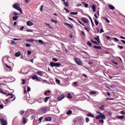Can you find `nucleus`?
Wrapping results in <instances>:
<instances>
[{
	"label": "nucleus",
	"instance_id": "nucleus-1",
	"mask_svg": "<svg viewBox=\"0 0 125 125\" xmlns=\"http://www.w3.org/2000/svg\"><path fill=\"white\" fill-rule=\"evenodd\" d=\"M74 125H83V119L81 117H77L74 121Z\"/></svg>",
	"mask_w": 125,
	"mask_h": 125
},
{
	"label": "nucleus",
	"instance_id": "nucleus-2",
	"mask_svg": "<svg viewBox=\"0 0 125 125\" xmlns=\"http://www.w3.org/2000/svg\"><path fill=\"white\" fill-rule=\"evenodd\" d=\"M13 7L15 9H16L18 11H20L21 13H22V9H21V8L20 7V4L18 3H15L13 5Z\"/></svg>",
	"mask_w": 125,
	"mask_h": 125
},
{
	"label": "nucleus",
	"instance_id": "nucleus-3",
	"mask_svg": "<svg viewBox=\"0 0 125 125\" xmlns=\"http://www.w3.org/2000/svg\"><path fill=\"white\" fill-rule=\"evenodd\" d=\"M50 109L49 108V107L48 106H46V107H43L40 110L41 112V114H44L47 112V111H49Z\"/></svg>",
	"mask_w": 125,
	"mask_h": 125
},
{
	"label": "nucleus",
	"instance_id": "nucleus-4",
	"mask_svg": "<svg viewBox=\"0 0 125 125\" xmlns=\"http://www.w3.org/2000/svg\"><path fill=\"white\" fill-rule=\"evenodd\" d=\"M50 66L51 67H59V66H61V63L59 62H51L50 63Z\"/></svg>",
	"mask_w": 125,
	"mask_h": 125
},
{
	"label": "nucleus",
	"instance_id": "nucleus-5",
	"mask_svg": "<svg viewBox=\"0 0 125 125\" xmlns=\"http://www.w3.org/2000/svg\"><path fill=\"white\" fill-rule=\"evenodd\" d=\"M74 61H75L76 63H77L78 65H79V66H83V62H82L81 59L75 58Z\"/></svg>",
	"mask_w": 125,
	"mask_h": 125
},
{
	"label": "nucleus",
	"instance_id": "nucleus-6",
	"mask_svg": "<svg viewBox=\"0 0 125 125\" xmlns=\"http://www.w3.org/2000/svg\"><path fill=\"white\" fill-rule=\"evenodd\" d=\"M0 123L1 125H7V121L0 117Z\"/></svg>",
	"mask_w": 125,
	"mask_h": 125
},
{
	"label": "nucleus",
	"instance_id": "nucleus-7",
	"mask_svg": "<svg viewBox=\"0 0 125 125\" xmlns=\"http://www.w3.org/2000/svg\"><path fill=\"white\" fill-rule=\"evenodd\" d=\"M102 119V120H105L106 119V116L104 115V114L101 113V114H99L97 117L96 119L99 120V119Z\"/></svg>",
	"mask_w": 125,
	"mask_h": 125
},
{
	"label": "nucleus",
	"instance_id": "nucleus-8",
	"mask_svg": "<svg viewBox=\"0 0 125 125\" xmlns=\"http://www.w3.org/2000/svg\"><path fill=\"white\" fill-rule=\"evenodd\" d=\"M65 98V96L64 95H60L58 96V99L59 101H61V100H62Z\"/></svg>",
	"mask_w": 125,
	"mask_h": 125
},
{
	"label": "nucleus",
	"instance_id": "nucleus-9",
	"mask_svg": "<svg viewBox=\"0 0 125 125\" xmlns=\"http://www.w3.org/2000/svg\"><path fill=\"white\" fill-rule=\"evenodd\" d=\"M5 65L6 67H7V71H8V72H11V71H12V68H11V66L7 65V64L6 63H5Z\"/></svg>",
	"mask_w": 125,
	"mask_h": 125
},
{
	"label": "nucleus",
	"instance_id": "nucleus-10",
	"mask_svg": "<svg viewBox=\"0 0 125 125\" xmlns=\"http://www.w3.org/2000/svg\"><path fill=\"white\" fill-rule=\"evenodd\" d=\"M82 20L86 24H88V19L86 18H82Z\"/></svg>",
	"mask_w": 125,
	"mask_h": 125
},
{
	"label": "nucleus",
	"instance_id": "nucleus-11",
	"mask_svg": "<svg viewBox=\"0 0 125 125\" xmlns=\"http://www.w3.org/2000/svg\"><path fill=\"white\" fill-rule=\"evenodd\" d=\"M7 97H8V99H9V100L13 98V97H14V95L13 94H12V93L8 94L7 95Z\"/></svg>",
	"mask_w": 125,
	"mask_h": 125
},
{
	"label": "nucleus",
	"instance_id": "nucleus-12",
	"mask_svg": "<svg viewBox=\"0 0 125 125\" xmlns=\"http://www.w3.org/2000/svg\"><path fill=\"white\" fill-rule=\"evenodd\" d=\"M26 25L27 26H32V25H34V23L31 21H27L26 22Z\"/></svg>",
	"mask_w": 125,
	"mask_h": 125
},
{
	"label": "nucleus",
	"instance_id": "nucleus-13",
	"mask_svg": "<svg viewBox=\"0 0 125 125\" xmlns=\"http://www.w3.org/2000/svg\"><path fill=\"white\" fill-rule=\"evenodd\" d=\"M43 101H44V100L42 97L40 98L38 100V102H39V103H42Z\"/></svg>",
	"mask_w": 125,
	"mask_h": 125
},
{
	"label": "nucleus",
	"instance_id": "nucleus-14",
	"mask_svg": "<svg viewBox=\"0 0 125 125\" xmlns=\"http://www.w3.org/2000/svg\"><path fill=\"white\" fill-rule=\"evenodd\" d=\"M50 94L51 93L50 90L46 91V92H44V95H46V96H48L50 95Z\"/></svg>",
	"mask_w": 125,
	"mask_h": 125
},
{
	"label": "nucleus",
	"instance_id": "nucleus-15",
	"mask_svg": "<svg viewBox=\"0 0 125 125\" xmlns=\"http://www.w3.org/2000/svg\"><path fill=\"white\" fill-rule=\"evenodd\" d=\"M87 117H90L91 118H94V115L92 114L91 112H89L87 114Z\"/></svg>",
	"mask_w": 125,
	"mask_h": 125
},
{
	"label": "nucleus",
	"instance_id": "nucleus-16",
	"mask_svg": "<svg viewBox=\"0 0 125 125\" xmlns=\"http://www.w3.org/2000/svg\"><path fill=\"white\" fill-rule=\"evenodd\" d=\"M51 120H52V119L51 117H46V118H45V122H51Z\"/></svg>",
	"mask_w": 125,
	"mask_h": 125
},
{
	"label": "nucleus",
	"instance_id": "nucleus-17",
	"mask_svg": "<svg viewBox=\"0 0 125 125\" xmlns=\"http://www.w3.org/2000/svg\"><path fill=\"white\" fill-rule=\"evenodd\" d=\"M92 9L93 12H95V11H96V6H95V5H93L92 6Z\"/></svg>",
	"mask_w": 125,
	"mask_h": 125
},
{
	"label": "nucleus",
	"instance_id": "nucleus-18",
	"mask_svg": "<svg viewBox=\"0 0 125 125\" xmlns=\"http://www.w3.org/2000/svg\"><path fill=\"white\" fill-rule=\"evenodd\" d=\"M20 55H21V53L20 51L17 52V53H15V56L16 57H19Z\"/></svg>",
	"mask_w": 125,
	"mask_h": 125
},
{
	"label": "nucleus",
	"instance_id": "nucleus-19",
	"mask_svg": "<svg viewBox=\"0 0 125 125\" xmlns=\"http://www.w3.org/2000/svg\"><path fill=\"white\" fill-rule=\"evenodd\" d=\"M37 75H39V76H42V71L41 70H39L38 72H37Z\"/></svg>",
	"mask_w": 125,
	"mask_h": 125
},
{
	"label": "nucleus",
	"instance_id": "nucleus-20",
	"mask_svg": "<svg viewBox=\"0 0 125 125\" xmlns=\"http://www.w3.org/2000/svg\"><path fill=\"white\" fill-rule=\"evenodd\" d=\"M49 98H50V97H45V98L44 99V102L45 103H46V102H47V101H48V100L49 99Z\"/></svg>",
	"mask_w": 125,
	"mask_h": 125
},
{
	"label": "nucleus",
	"instance_id": "nucleus-21",
	"mask_svg": "<svg viewBox=\"0 0 125 125\" xmlns=\"http://www.w3.org/2000/svg\"><path fill=\"white\" fill-rule=\"evenodd\" d=\"M108 7L110 8V9H111V10H114L115 9V7H114V6L111 5H109L108 6Z\"/></svg>",
	"mask_w": 125,
	"mask_h": 125
},
{
	"label": "nucleus",
	"instance_id": "nucleus-22",
	"mask_svg": "<svg viewBox=\"0 0 125 125\" xmlns=\"http://www.w3.org/2000/svg\"><path fill=\"white\" fill-rule=\"evenodd\" d=\"M93 48H95L96 49H101V46H98L96 45H94Z\"/></svg>",
	"mask_w": 125,
	"mask_h": 125
},
{
	"label": "nucleus",
	"instance_id": "nucleus-23",
	"mask_svg": "<svg viewBox=\"0 0 125 125\" xmlns=\"http://www.w3.org/2000/svg\"><path fill=\"white\" fill-rule=\"evenodd\" d=\"M65 25H67V26H68V27H69V28H70L71 29H73V26H72V25L71 24H69L68 23H65Z\"/></svg>",
	"mask_w": 125,
	"mask_h": 125
},
{
	"label": "nucleus",
	"instance_id": "nucleus-24",
	"mask_svg": "<svg viewBox=\"0 0 125 125\" xmlns=\"http://www.w3.org/2000/svg\"><path fill=\"white\" fill-rule=\"evenodd\" d=\"M67 98L69 99H72V98H73V97L72 96V95H71V93H68L67 94Z\"/></svg>",
	"mask_w": 125,
	"mask_h": 125
},
{
	"label": "nucleus",
	"instance_id": "nucleus-25",
	"mask_svg": "<svg viewBox=\"0 0 125 125\" xmlns=\"http://www.w3.org/2000/svg\"><path fill=\"white\" fill-rule=\"evenodd\" d=\"M72 113H73V112L72 111V110H68V111H67L66 114H67V115H71V114H72Z\"/></svg>",
	"mask_w": 125,
	"mask_h": 125
},
{
	"label": "nucleus",
	"instance_id": "nucleus-26",
	"mask_svg": "<svg viewBox=\"0 0 125 125\" xmlns=\"http://www.w3.org/2000/svg\"><path fill=\"white\" fill-rule=\"evenodd\" d=\"M19 17H18V16H13V21H16V20L17 19H18Z\"/></svg>",
	"mask_w": 125,
	"mask_h": 125
},
{
	"label": "nucleus",
	"instance_id": "nucleus-27",
	"mask_svg": "<svg viewBox=\"0 0 125 125\" xmlns=\"http://www.w3.org/2000/svg\"><path fill=\"white\" fill-rule=\"evenodd\" d=\"M95 40L97 41L99 43H100V39H99V36H98L97 37L95 38Z\"/></svg>",
	"mask_w": 125,
	"mask_h": 125
},
{
	"label": "nucleus",
	"instance_id": "nucleus-28",
	"mask_svg": "<svg viewBox=\"0 0 125 125\" xmlns=\"http://www.w3.org/2000/svg\"><path fill=\"white\" fill-rule=\"evenodd\" d=\"M26 118L25 117H24L23 119H22V123L23 124H24V125H26V123H27L26 122Z\"/></svg>",
	"mask_w": 125,
	"mask_h": 125
},
{
	"label": "nucleus",
	"instance_id": "nucleus-29",
	"mask_svg": "<svg viewBox=\"0 0 125 125\" xmlns=\"http://www.w3.org/2000/svg\"><path fill=\"white\" fill-rule=\"evenodd\" d=\"M95 24H96V26H98V24H99V22H98V21L97 20L95 19Z\"/></svg>",
	"mask_w": 125,
	"mask_h": 125
},
{
	"label": "nucleus",
	"instance_id": "nucleus-30",
	"mask_svg": "<svg viewBox=\"0 0 125 125\" xmlns=\"http://www.w3.org/2000/svg\"><path fill=\"white\" fill-rule=\"evenodd\" d=\"M26 41L27 42H35V40L34 39H27Z\"/></svg>",
	"mask_w": 125,
	"mask_h": 125
},
{
	"label": "nucleus",
	"instance_id": "nucleus-31",
	"mask_svg": "<svg viewBox=\"0 0 125 125\" xmlns=\"http://www.w3.org/2000/svg\"><path fill=\"white\" fill-rule=\"evenodd\" d=\"M90 94H91L92 95H95V94H96V92H95V91H90Z\"/></svg>",
	"mask_w": 125,
	"mask_h": 125
},
{
	"label": "nucleus",
	"instance_id": "nucleus-32",
	"mask_svg": "<svg viewBox=\"0 0 125 125\" xmlns=\"http://www.w3.org/2000/svg\"><path fill=\"white\" fill-rule=\"evenodd\" d=\"M92 42L93 43H95V44H96V45H99V43L97 42L96 41H94L92 40Z\"/></svg>",
	"mask_w": 125,
	"mask_h": 125
},
{
	"label": "nucleus",
	"instance_id": "nucleus-33",
	"mask_svg": "<svg viewBox=\"0 0 125 125\" xmlns=\"http://www.w3.org/2000/svg\"><path fill=\"white\" fill-rule=\"evenodd\" d=\"M70 14L72 15H77L78 14V12H70Z\"/></svg>",
	"mask_w": 125,
	"mask_h": 125
},
{
	"label": "nucleus",
	"instance_id": "nucleus-34",
	"mask_svg": "<svg viewBox=\"0 0 125 125\" xmlns=\"http://www.w3.org/2000/svg\"><path fill=\"white\" fill-rule=\"evenodd\" d=\"M31 112H32V109H27L26 111L27 114H31Z\"/></svg>",
	"mask_w": 125,
	"mask_h": 125
},
{
	"label": "nucleus",
	"instance_id": "nucleus-35",
	"mask_svg": "<svg viewBox=\"0 0 125 125\" xmlns=\"http://www.w3.org/2000/svg\"><path fill=\"white\" fill-rule=\"evenodd\" d=\"M52 22L55 23V24H57V23H58V21H56L53 19H52Z\"/></svg>",
	"mask_w": 125,
	"mask_h": 125
},
{
	"label": "nucleus",
	"instance_id": "nucleus-36",
	"mask_svg": "<svg viewBox=\"0 0 125 125\" xmlns=\"http://www.w3.org/2000/svg\"><path fill=\"white\" fill-rule=\"evenodd\" d=\"M45 25H47L48 27L49 28V29H53V28L51 27V26L50 25V24L45 23Z\"/></svg>",
	"mask_w": 125,
	"mask_h": 125
},
{
	"label": "nucleus",
	"instance_id": "nucleus-37",
	"mask_svg": "<svg viewBox=\"0 0 125 125\" xmlns=\"http://www.w3.org/2000/svg\"><path fill=\"white\" fill-rule=\"evenodd\" d=\"M56 83L59 84V83H60V80L59 79H56Z\"/></svg>",
	"mask_w": 125,
	"mask_h": 125
},
{
	"label": "nucleus",
	"instance_id": "nucleus-38",
	"mask_svg": "<svg viewBox=\"0 0 125 125\" xmlns=\"http://www.w3.org/2000/svg\"><path fill=\"white\" fill-rule=\"evenodd\" d=\"M104 19L105 20H106V21L107 23H110V21L107 18H104Z\"/></svg>",
	"mask_w": 125,
	"mask_h": 125
},
{
	"label": "nucleus",
	"instance_id": "nucleus-39",
	"mask_svg": "<svg viewBox=\"0 0 125 125\" xmlns=\"http://www.w3.org/2000/svg\"><path fill=\"white\" fill-rule=\"evenodd\" d=\"M87 44L88 45V46H91V42H90L89 41L87 42Z\"/></svg>",
	"mask_w": 125,
	"mask_h": 125
},
{
	"label": "nucleus",
	"instance_id": "nucleus-40",
	"mask_svg": "<svg viewBox=\"0 0 125 125\" xmlns=\"http://www.w3.org/2000/svg\"><path fill=\"white\" fill-rule=\"evenodd\" d=\"M38 76H37V75H33V76H32V79L33 80H36V78Z\"/></svg>",
	"mask_w": 125,
	"mask_h": 125
},
{
	"label": "nucleus",
	"instance_id": "nucleus-41",
	"mask_svg": "<svg viewBox=\"0 0 125 125\" xmlns=\"http://www.w3.org/2000/svg\"><path fill=\"white\" fill-rule=\"evenodd\" d=\"M99 108L101 110H104V105H102Z\"/></svg>",
	"mask_w": 125,
	"mask_h": 125
},
{
	"label": "nucleus",
	"instance_id": "nucleus-42",
	"mask_svg": "<svg viewBox=\"0 0 125 125\" xmlns=\"http://www.w3.org/2000/svg\"><path fill=\"white\" fill-rule=\"evenodd\" d=\"M24 110H21L19 112V113H20V115L21 116H22V115H23V114H24Z\"/></svg>",
	"mask_w": 125,
	"mask_h": 125
},
{
	"label": "nucleus",
	"instance_id": "nucleus-43",
	"mask_svg": "<svg viewBox=\"0 0 125 125\" xmlns=\"http://www.w3.org/2000/svg\"><path fill=\"white\" fill-rule=\"evenodd\" d=\"M22 84H25V83H26V80L25 79H22Z\"/></svg>",
	"mask_w": 125,
	"mask_h": 125
},
{
	"label": "nucleus",
	"instance_id": "nucleus-44",
	"mask_svg": "<svg viewBox=\"0 0 125 125\" xmlns=\"http://www.w3.org/2000/svg\"><path fill=\"white\" fill-rule=\"evenodd\" d=\"M84 29L88 33H89V28L88 27H84Z\"/></svg>",
	"mask_w": 125,
	"mask_h": 125
},
{
	"label": "nucleus",
	"instance_id": "nucleus-45",
	"mask_svg": "<svg viewBox=\"0 0 125 125\" xmlns=\"http://www.w3.org/2000/svg\"><path fill=\"white\" fill-rule=\"evenodd\" d=\"M62 49H63V50H64V51H65V52H66V53H68V52H69L68 50L67 49H66V48H65V47L63 48Z\"/></svg>",
	"mask_w": 125,
	"mask_h": 125
},
{
	"label": "nucleus",
	"instance_id": "nucleus-46",
	"mask_svg": "<svg viewBox=\"0 0 125 125\" xmlns=\"http://www.w3.org/2000/svg\"><path fill=\"white\" fill-rule=\"evenodd\" d=\"M43 9V5H42L41 8H40V11H41L42 12V10Z\"/></svg>",
	"mask_w": 125,
	"mask_h": 125
},
{
	"label": "nucleus",
	"instance_id": "nucleus-47",
	"mask_svg": "<svg viewBox=\"0 0 125 125\" xmlns=\"http://www.w3.org/2000/svg\"><path fill=\"white\" fill-rule=\"evenodd\" d=\"M27 54L28 55H31L32 54V52L30 50L27 51Z\"/></svg>",
	"mask_w": 125,
	"mask_h": 125
},
{
	"label": "nucleus",
	"instance_id": "nucleus-48",
	"mask_svg": "<svg viewBox=\"0 0 125 125\" xmlns=\"http://www.w3.org/2000/svg\"><path fill=\"white\" fill-rule=\"evenodd\" d=\"M85 121H86V123H88L90 121L89 118H88V117H86V119H85Z\"/></svg>",
	"mask_w": 125,
	"mask_h": 125
},
{
	"label": "nucleus",
	"instance_id": "nucleus-49",
	"mask_svg": "<svg viewBox=\"0 0 125 125\" xmlns=\"http://www.w3.org/2000/svg\"><path fill=\"white\" fill-rule=\"evenodd\" d=\"M99 123L100 124H104V120H103V119L101 120H100L99 121Z\"/></svg>",
	"mask_w": 125,
	"mask_h": 125
},
{
	"label": "nucleus",
	"instance_id": "nucleus-50",
	"mask_svg": "<svg viewBox=\"0 0 125 125\" xmlns=\"http://www.w3.org/2000/svg\"><path fill=\"white\" fill-rule=\"evenodd\" d=\"M84 7H85L86 8H88V4L87 3H84Z\"/></svg>",
	"mask_w": 125,
	"mask_h": 125
},
{
	"label": "nucleus",
	"instance_id": "nucleus-51",
	"mask_svg": "<svg viewBox=\"0 0 125 125\" xmlns=\"http://www.w3.org/2000/svg\"><path fill=\"white\" fill-rule=\"evenodd\" d=\"M38 42L39 43H42V44H43V42H42V40H40Z\"/></svg>",
	"mask_w": 125,
	"mask_h": 125
},
{
	"label": "nucleus",
	"instance_id": "nucleus-52",
	"mask_svg": "<svg viewBox=\"0 0 125 125\" xmlns=\"http://www.w3.org/2000/svg\"><path fill=\"white\" fill-rule=\"evenodd\" d=\"M105 37L106 38V40H110V39H111V37H110V36L108 35L105 36Z\"/></svg>",
	"mask_w": 125,
	"mask_h": 125
},
{
	"label": "nucleus",
	"instance_id": "nucleus-53",
	"mask_svg": "<svg viewBox=\"0 0 125 125\" xmlns=\"http://www.w3.org/2000/svg\"><path fill=\"white\" fill-rule=\"evenodd\" d=\"M1 93H2V94H4V95L7 94V93L5 92H3V91H1Z\"/></svg>",
	"mask_w": 125,
	"mask_h": 125
},
{
	"label": "nucleus",
	"instance_id": "nucleus-54",
	"mask_svg": "<svg viewBox=\"0 0 125 125\" xmlns=\"http://www.w3.org/2000/svg\"><path fill=\"white\" fill-rule=\"evenodd\" d=\"M64 4L66 6H69V5H68V3L65 1H64Z\"/></svg>",
	"mask_w": 125,
	"mask_h": 125
},
{
	"label": "nucleus",
	"instance_id": "nucleus-55",
	"mask_svg": "<svg viewBox=\"0 0 125 125\" xmlns=\"http://www.w3.org/2000/svg\"><path fill=\"white\" fill-rule=\"evenodd\" d=\"M52 60L54 61L55 62H57V61H58V59L56 58H53Z\"/></svg>",
	"mask_w": 125,
	"mask_h": 125
},
{
	"label": "nucleus",
	"instance_id": "nucleus-56",
	"mask_svg": "<svg viewBox=\"0 0 125 125\" xmlns=\"http://www.w3.org/2000/svg\"><path fill=\"white\" fill-rule=\"evenodd\" d=\"M113 40L115 41V42H119V39H118L117 38L114 37L113 38Z\"/></svg>",
	"mask_w": 125,
	"mask_h": 125
},
{
	"label": "nucleus",
	"instance_id": "nucleus-57",
	"mask_svg": "<svg viewBox=\"0 0 125 125\" xmlns=\"http://www.w3.org/2000/svg\"><path fill=\"white\" fill-rule=\"evenodd\" d=\"M25 46H26V47H30L31 44L28 43L26 44Z\"/></svg>",
	"mask_w": 125,
	"mask_h": 125
},
{
	"label": "nucleus",
	"instance_id": "nucleus-58",
	"mask_svg": "<svg viewBox=\"0 0 125 125\" xmlns=\"http://www.w3.org/2000/svg\"><path fill=\"white\" fill-rule=\"evenodd\" d=\"M11 42L12 44H15V43H16L13 40L11 41Z\"/></svg>",
	"mask_w": 125,
	"mask_h": 125
},
{
	"label": "nucleus",
	"instance_id": "nucleus-59",
	"mask_svg": "<svg viewBox=\"0 0 125 125\" xmlns=\"http://www.w3.org/2000/svg\"><path fill=\"white\" fill-rule=\"evenodd\" d=\"M118 47H119L120 49H123V48H124V46H123L118 45Z\"/></svg>",
	"mask_w": 125,
	"mask_h": 125
},
{
	"label": "nucleus",
	"instance_id": "nucleus-60",
	"mask_svg": "<svg viewBox=\"0 0 125 125\" xmlns=\"http://www.w3.org/2000/svg\"><path fill=\"white\" fill-rule=\"evenodd\" d=\"M64 10L67 13H69V12H70V11L66 8L64 9Z\"/></svg>",
	"mask_w": 125,
	"mask_h": 125
},
{
	"label": "nucleus",
	"instance_id": "nucleus-61",
	"mask_svg": "<svg viewBox=\"0 0 125 125\" xmlns=\"http://www.w3.org/2000/svg\"><path fill=\"white\" fill-rule=\"evenodd\" d=\"M27 91L29 92V91H31V88L29 86L27 87Z\"/></svg>",
	"mask_w": 125,
	"mask_h": 125
},
{
	"label": "nucleus",
	"instance_id": "nucleus-62",
	"mask_svg": "<svg viewBox=\"0 0 125 125\" xmlns=\"http://www.w3.org/2000/svg\"><path fill=\"white\" fill-rule=\"evenodd\" d=\"M77 7H79V6H82V4L78 3L77 5H76Z\"/></svg>",
	"mask_w": 125,
	"mask_h": 125
},
{
	"label": "nucleus",
	"instance_id": "nucleus-63",
	"mask_svg": "<svg viewBox=\"0 0 125 125\" xmlns=\"http://www.w3.org/2000/svg\"><path fill=\"white\" fill-rule=\"evenodd\" d=\"M13 14L14 15H19V14L17 13L16 12H14Z\"/></svg>",
	"mask_w": 125,
	"mask_h": 125
},
{
	"label": "nucleus",
	"instance_id": "nucleus-64",
	"mask_svg": "<svg viewBox=\"0 0 125 125\" xmlns=\"http://www.w3.org/2000/svg\"><path fill=\"white\" fill-rule=\"evenodd\" d=\"M121 114H123V115H125V111L124 110L121 111Z\"/></svg>",
	"mask_w": 125,
	"mask_h": 125
}]
</instances>
